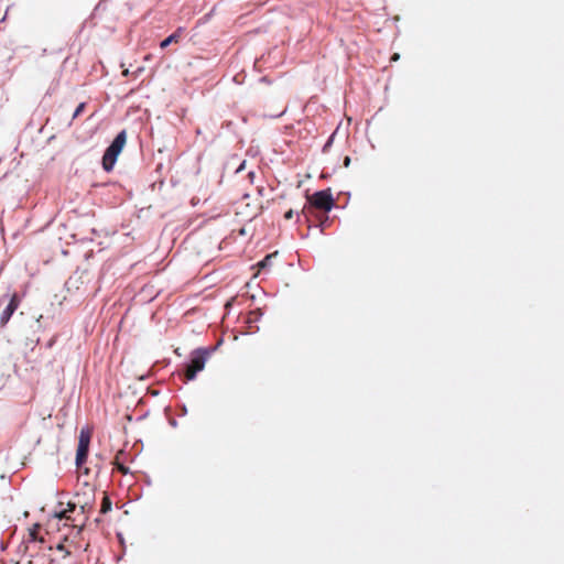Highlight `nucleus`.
Here are the masks:
<instances>
[{"instance_id": "1", "label": "nucleus", "mask_w": 564, "mask_h": 564, "mask_svg": "<svg viewBox=\"0 0 564 564\" xmlns=\"http://www.w3.org/2000/svg\"><path fill=\"white\" fill-rule=\"evenodd\" d=\"M296 215L299 223L307 224L308 229L317 227V191L310 193L306 191V203L301 213H295L292 209L284 214V218L290 220Z\"/></svg>"}, {"instance_id": "2", "label": "nucleus", "mask_w": 564, "mask_h": 564, "mask_svg": "<svg viewBox=\"0 0 564 564\" xmlns=\"http://www.w3.org/2000/svg\"><path fill=\"white\" fill-rule=\"evenodd\" d=\"M126 142L127 131L121 130L117 133L111 143L106 148L101 159V165L105 172L109 173L113 170L117 159L121 153Z\"/></svg>"}, {"instance_id": "3", "label": "nucleus", "mask_w": 564, "mask_h": 564, "mask_svg": "<svg viewBox=\"0 0 564 564\" xmlns=\"http://www.w3.org/2000/svg\"><path fill=\"white\" fill-rule=\"evenodd\" d=\"M91 433L87 426L82 427L75 455V465L83 466L88 458Z\"/></svg>"}, {"instance_id": "4", "label": "nucleus", "mask_w": 564, "mask_h": 564, "mask_svg": "<svg viewBox=\"0 0 564 564\" xmlns=\"http://www.w3.org/2000/svg\"><path fill=\"white\" fill-rule=\"evenodd\" d=\"M7 299L9 300V302L0 315V327H4L9 323V321L11 319L14 312L18 310L21 302V295L17 292L12 294L4 293L0 297V304H2L3 301Z\"/></svg>"}, {"instance_id": "5", "label": "nucleus", "mask_w": 564, "mask_h": 564, "mask_svg": "<svg viewBox=\"0 0 564 564\" xmlns=\"http://www.w3.org/2000/svg\"><path fill=\"white\" fill-rule=\"evenodd\" d=\"M161 292V290H154V284H143L137 296L141 302H151Z\"/></svg>"}, {"instance_id": "6", "label": "nucleus", "mask_w": 564, "mask_h": 564, "mask_svg": "<svg viewBox=\"0 0 564 564\" xmlns=\"http://www.w3.org/2000/svg\"><path fill=\"white\" fill-rule=\"evenodd\" d=\"M334 206V198L330 188L319 191V212L327 213Z\"/></svg>"}, {"instance_id": "7", "label": "nucleus", "mask_w": 564, "mask_h": 564, "mask_svg": "<svg viewBox=\"0 0 564 564\" xmlns=\"http://www.w3.org/2000/svg\"><path fill=\"white\" fill-rule=\"evenodd\" d=\"M185 33V29L182 26H178L172 34L166 36L164 40L160 43V48L165 50L171 44H177L182 40L183 35Z\"/></svg>"}, {"instance_id": "8", "label": "nucleus", "mask_w": 564, "mask_h": 564, "mask_svg": "<svg viewBox=\"0 0 564 564\" xmlns=\"http://www.w3.org/2000/svg\"><path fill=\"white\" fill-rule=\"evenodd\" d=\"M205 368L204 365H200V367H196V368H182V370L180 371V377L182 378V380L187 383L189 381H193L196 379L197 375L203 371Z\"/></svg>"}, {"instance_id": "9", "label": "nucleus", "mask_w": 564, "mask_h": 564, "mask_svg": "<svg viewBox=\"0 0 564 564\" xmlns=\"http://www.w3.org/2000/svg\"><path fill=\"white\" fill-rule=\"evenodd\" d=\"M217 350V346L214 345L208 347H197L196 354L202 356L200 359L203 361V365L205 366L209 357Z\"/></svg>"}, {"instance_id": "10", "label": "nucleus", "mask_w": 564, "mask_h": 564, "mask_svg": "<svg viewBox=\"0 0 564 564\" xmlns=\"http://www.w3.org/2000/svg\"><path fill=\"white\" fill-rule=\"evenodd\" d=\"M200 357H202L200 355L196 354V348L193 349L188 356V360L186 362H184L183 367L184 368L200 367V365H203Z\"/></svg>"}, {"instance_id": "11", "label": "nucleus", "mask_w": 564, "mask_h": 564, "mask_svg": "<svg viewBox=\"0 0 564 564\" xmlns=\"http://www.w3.org/2000/svg\"><path fill=\"white\" fill-rule=\"evenodd\" d=\"M257 322L248 319L247 330L242 332V335H252L260 330V327L256 324Z\"/></svg>"}, {"instance_id": "12", "label": "nucleus", "mask_w": 564, "mask_h": 564, "mask_svg": "<svg viewBox=\"0 0 564 564\" xmlns=\"http://www.w3.org/2000/svg\"><path fill=\"white\" fill-rule=\"evenodd\" d=\"M111 510H112V502H111L110 498L109 497H104L102 503H101V508H100V512L106 514V513H108Z\"/></svg>"}, {"instance_id": "13", "label": "nucleus", "mask_w": 564, "mask_h": 564, "mask_svg": "<svg viewBox=\"0 0 564 564\" xmlns=\"http://www.w3.org/2000/svg\"><path fill=\"white\" fill-rule=\"evenodd\" d=\"M314 97H312L307 104L304 106V112L308 116L310 113H314Z\"/></svg>"}, {"instance_id": "14", "label": "nucleus", "mask_w": 564, "mask_h": 564, "mask_svg": "<svg viewBox=\"0 0 564 564\" xmlns=\"http://www.w3.org/2000/svg\"><path fill=\"white\" fill-rule=\"evenodd\" d=\"M85 108H86V102L78 104L72 118L76 119L78 116H80L84 112Z\"/></svg>"}, {"instance_id": "15", "label": "nucleus", "mask_w": 564, "mask_h": 564, "mask_svg": "<svg viewBox=\"0 0 564 564\" xmlns=\"http://www.w3.org/2000/svg\"><path fill=\"white\" fill-rule=\"evenodd\" d=\"M329 224L328 216H322L319 214V230L323 231Z\"/></svg>"}, {"instance_id": "16", "label": "nucleus", "mask_w": 564, "mask_h": 564, "mask_svg": "<svg viewBox=\"0 0 564 564\" xmlns=\"http://www.w3.org/2000/svg\"><path fill=\"white\" fill-rule=\"evenodd\" d=\"M275 256V253L267 254L263 260L259 262V265L261 268H265L272 260V258Z\"/></svg>"}, {"instance_id": "17", "label": "nucleus", "mask_w": 564, "mask_h": 564, "mask_svg": "<svg viewBox=\"0 0 564 564\" xmlns=\"http://www.w3.org/2000/svg\"><path fill=\"white\" fill-rule=\"evenodd\" d=\"M251 314L254 315V318L252 321L259 322L263 316V311L260 307H257L256 310L252 311Z\"/></svg>"}, {"instance_id": "18", "label": "nucleus", "mask_w": 564, "mask_h": 564, "mask_svg": "<svg viewBox=\"0 0 564 564\" xmlns=\"http://www.w3.org/2000/svg\"><path fill=\"white\" fill-rule=\"evenodd\" d=\"M187 414V406L184 403L177 405V415L185 416Z\"/></svg>"}, {"instance_id": "19", "label": "nucleus", "mask_w": 564, "mask_h": 564, "mask_svg": "<svg viewBox=\"0 0 564 564\" xmlns=\"http://www.w3.org/2000/svg\"><path fill=\"white\" fill-rule=\"evenodd\" d=\"M56 550L59 551V552H64L65 556H69L70 555L69 550H67L66 546L63 543H58L56 545Z\"/></svg>"}, {"instance_id": "20", "label": "nucleus", "mask_w": 564, "mask_h": 564, "mask_svg": "<svg viewBox=\"0 0 564 564\" xmlns=\"http://www.w3.org/2000/svg\"><path fill=\"white\" fill-rule=\"evenodd\" d=\"M169 364H170V361H169V360H164V361L162 362V365H161V362H160V361H156V362L152 366V368H153L154 370H158L159 368H163V367L167 366Z\"/></svg>"}, {"instance_id": "21", "label": "nucleus", "mask_w": 564, "mask_h": 564, "mask_svg": "<svg viewBox=\"0 0 564 564\" xmlns=\"http://www.w3.org/2000/svg\"><path fill=\"white\" fill-rule=\"evenodd\" d=\"M117 539L118 541L121 543V545L123 547H126V544H124V538H123V534L121 532H117Z\"/></svg>"}, {"instance_id": "22", "label": "nucleus", "mask_w": 564, "mask_h": 564, "mask_svg": "<svg viewBox=\"0 0 564 564\" xmlns=\"http://www.w3.org/2000/svg\"><path fill=\"white\" fill-rule=\"evenodd\" d=\"M148 393L152 397H158L160 391L152 388H148Z\"/></svg>"}, {"instance_id": "23", "label": "nucleus", "mask_w": 564, "mask_h": 564, "mask_svg": "<svg viewBox=\"0 0 564 564\" xmlns=\"http://www.w3.org/2000/svg\"><path fill=\"white\" fill-rule=\"evenodd\" d=\"M169 424H170L172 427H176V426H177V421H176V419H174V417H170V419H169Z\"/></svg>"}, {"instance_id": "24", "label": "nucleus", "mask_w": 564, "mask_h": 564, "mask_svg": "<svg viewBox=\"0 0 564 564\" xmlns=\"http://www.w3.org/2000/svg\"><path fill=\"white\" fill-rule=\"evenodd\" d=\"M119 470L121 473H123V474H129L130 473L129 468L127 466H124V465L119 466Z\"/></svg>"}, {"instance_id": "25", "label": "nucleus", "mask_w": 564, "mask_h": 564, "mask_svg": "<svg viewBox=\"0 0 564 564\" xmlns=\"http://www.w3.org/2000/svg\"><path fill=\"white\" fill-rule=\"evenodd\" d=\"M224 344V338L219 337L214 346H217V349Z\"/></svg>"}, {"instance_id": "26", "label": "nucleus", "mask_w": 564, "mask_h": 564, "mask_svg": "<svg viewBox=\"0 0 564 564\" xmlns=\"http://www.w3.org/2000/svg\"><path fill=\"white\" fill-rule=\"evenodd\" d=\"M149 415V411H145L143 414H140V416L137 417V421H142Z\"/></svg>"}, {"instance_id": "27", "label": "nucleus", "mask_w": 564, "mask_h": 564, "mask_svg": "<svg viewBox=\"0 0 564 564\" xmlns=\"http://www.w3.org/2000/svg\"><path fill=\"white\" fill-rule=\"evenodd\" d=\"M254 285L256 289H260L261 284L259 283H256V284H245V286L251 289V286Z\"/></svg>"}, {"instance_id": "28", "label": "nucleus", "mask_w": 564, "mask_h": 564, "mask_svg": "<svg viewBox=\"0 0 564 564\" xmlns=\"http://www.w3.org/2000/svg\"><path fill=\"white\" fill-rule=\"evenodd\" d=\"M148 378H150V375H148V373H147V375H142V376H140V377H139V380L144 381V380H147Z\"/></svg>"}, {"instance_id": "29", "label": "nucleus", "mask_w": 564, "mask_h": 564, "mask_svg": "<svg viewBox=\"0 0 564 564\" xmlns=\"http://www.w3.org/2000/svg\"><path fill=\"white\" fill-rule=\"evenodd\" d=\"M332 139H333V135L329 138L328 142L324 145V149L323 151H326L327 147L332 142Z\"/></svg>"}, {"instance_id": "30", "label": "nucleus", "mask_w": 564, "mask_h": 564, "mask_svg": "<svg viewBox=\"0 0 564 564\" xmlns=\"http://www.w3.org/2000/svg\"><path fill=\"white\" fill-rule=\"evenodd\" d=\"M245 167V161L240 164V166L237 169V172H240Z\"/></svg>"}, {"instance_id": "31", "label": "nucleus", "mask_w": 564, "mask_h": 564, "mask_svg": "<svg viewBox=\"0 0 564 564\" xmlns=\"http://www.w3.org/2000/svg\"><path fill=\"white\" fill-rule=\"evenodd\" d=\"M398 58H399V54H394L392 57L393 61H397Z\"/></svg>"}, {"instance_id": "32", "label": "nucleus", "mask_w": 564, "mask_h": 564, "mask_svg": "<svg viewBox=\"0 0 564 564\" xmlns=\"http://www.w3.org/2000/svg\"><path fill=\"white\" fill-rule=\"evenodd\" d=\"M100 7H101V2H99V3L96 6L95 10H98Z\"/></svg>"}, {"instance_id": "33", "label": "nucleus", "mask_w": 564, "mask_h": 564, "mask_svg": "<svg viewBox=\"0 0 564 564\" xmlns=\"http://www.w3.org/2000/svg\"><path fill=\"white\" fill-rule=\"evenodd\" d=\"M127 419H128L129 421H131V420H132V416H131V415H127Z\"/></svg>"}, {"instance_id": "34", "label": "nucleus", "mask_w": 564, "mask_h": 564, "mask_svg": "<svg viewBox=\"0 0 564 564\" xmlns=\"http://www.w3.org/2000/svg\"><path fill=\"white\" fill-rule=\"evenodd\" d=\"M345 162H346V164H348L349 163V158H346Z\"/></svg>"}]
</instances>
